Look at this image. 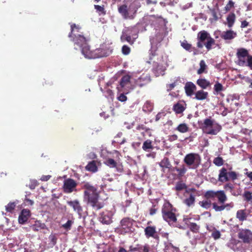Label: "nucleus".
Listing matches in <instances>:
<instances>
[{
	"label": "nucleus",
	"instance_id": "338daca9",
	"mask_svg": "<svg viewBox=\"0 0 252 252\" xmlns=\"http://www.w3.org/2000/svg\"><path fill=\"white\" fill-rule=\"evenodd\" d=\"M162 116H164L162 113H158L156 116L155 120L156 121H159Z\"/></svg>",
	"mask_w": 252,
	"mask_h": 252
},
{
	"label": "nucleus",
	"instance_id": "2f4dec72",
	"mask_svg": "<svg viewBox=\"0 0 252 252\" xmlns=\"http://www.w3.org/2000/svg\"><path fill=\"white\" fill-rule=\"evenodd\" d=\"M86 170L93 173L96 172L98 168L96 165V162L95 160H92L89 162L85 167Z\"/></svg>",
	"mask_w": 252,
	"mask_h": 252
},
{
	"label": "nucleus",
	"instance_id": "473e14b6",
	"mask_svg": "<svg viewBox=\"0 0 252 252\" xmlns=\"http://www.w3.org/2000/svg\"><path fill=\"white\" fill-rule=\"evenodd\" d=\"M196 84L202 89H205L211 85L210 82L205 78H200L198 79L196 81Z\"/></svg>",
	"mask_w": 252,
	"mask_h": 252
},
{
	"label": "nucleus",
	"instance_id": "0e129e2a",
	"mask_svg": "<svg viewBox=\"0 0 252 252\" xmlns=\"http://www.w3.org/2000/svg\"><path fill=\"white\" fill-rule=\"evenodd\" d=\"M51 177V176L50 175H43L41 177L40 179H41V180H42L43 181H47L50 179Z\"/></svg>",
	"mask_w": 252,
	"mask_h": 252
},
{
	"label": "nucleus",
	"instance_id": "e2e57ef3",
	"mask_svg": "<svg viewBox=\"0 0 252 252\" xmlns=\"http://www.w3.org/2000/svg\"><path fill=\"white\" fill-rule=\"evenodd\" d=\"M249 25V23L248 21H247L246 20H244L241 22L240 27L241 28H244L247 27Z\"/></svg>",
	"mask_w": 252,
	"mask_h": 252
},
{
	"label": "nucleus",
	"instance_id": "2eb2a0df",
	"mask_svg": "<svg viewBox=\"0 0 252 252\" xmlns=\"http://www.w3.org/2000/svg\"><path fill=\"white\" fill-rule=\"evenodd\" d=\"M66 203L72 209L73 212L76 213L80 217H82L83 213V208L78 200L75 199L67 201Z\"/></svg>",
	"mask_w": 252,
	"mask_h": 252
},
{
	"label": "nucleus",
	"instance_id": "13d9d810",
	"mask_svg": "<svg viewBox=\"0 0 252 252\" xmlns=\"http://www.w3.org/2000/svg\"><path fill=\"white\" fill-rule=\"evenodd\" d=\"M94 8L97 11L100 12L101 14H105L104 8L103 6H100L98 5H94Z\"/></svg>",
	"mask_w": 252,
	"mask_h": 252
},
{
	"label": "nucleus",
	"instance_id": "864d4df0",
	"mask_svg": "<svg viewBox=\"0 0 252 252\" xmlns=\"http://www.w3.org/2000/svg\"><path fill=\"white\" fill-rule=\"evenodd\" d=\"M122 52L124 55H127L130 52V48L127 45H124L122 48Z\"/></svg>",
	"mask_w": 252,
	"mask_h": 252
},
{
	"label": "nucleus",
	"instance_id": "37998d69",
	"mask_svg": "<svg viewBox=\"0 0 252 252\" xmlns=\"http://www.w3.org/2000/svg\"><path fill=\"white\" fill-rule=\"evenodd\" d=\"M104 163L110 168H114L115 167H116L117 163L113 159L108 158L105 160Z\"/></svg>",
	"mask_w": 252,
	"mask_h": 252
},
{
	"label": "nucleus",
	"instance_id": "c03bdc74",
	"mask_svg": "<svg viewBox=\"0 0 252 252\" xmlns=\"http://www.w3.org/2000/svg\"><path fill=\"white\" fill-rule=\"evenodd\" d=\"M181 45L184 49L189 52L191 51L192 49H194V48L192 47L191 44L189 43L186 40L181 43Z\"/></svg>",
	"mask_w": 252,
	"mask_h": 252
},
{
	"label": "nucleus",
	"instance_id": "72a5a7b5",
	"mask_svg": "<svg viewBox=\"0 0 252 252\" xmlns=\"http://www.w3.org/2000/svg\"><path fill=\"white\" fill-rule=\"evenodd\" d=\"M236 218L241 221L246 220L247 218V214L246 210H238L236 213Z\"/></svg>",
	"mask_w": 252,
	"mask_h": 252
},
{
	"label": "nucleus",
	"instance_id": "4c0bfd02",
	"mask_svg": "<svg viewBox=\"0 0 252 252\" xmlns=\"http://www.w3.org/2000/svg\"><path fill=\"white\" fill-rule=\"evenodd\" d=\"M142 149L144 151L146 152H149L151 150H153L154 149L153 146L152 145V141L151 140H146L143 144Z\"/></svg>",
	"mask_w": 252,
	"mask_h": 252
},
{
	"label": "nucleus",
	"instance_id": "cd10ccee",
	"mask_svg": "<svg viewBox=\"0 0 252 252\" xmlns=\"http://www.w3.org/2000/svg\"><path fill=\"white\" fill-rule=\"evenodd\" d=\"M237 36L236 32L232 30H228L223 32L221 34L220 37L224 40H231Z\"/></svg>",
	"mask_w": 252,
	"mask_h": 252
},
{
	"label": "nucleus",
	"instance_id": "412c9836",
	"mask_svg": "<svg viewBox=\"0 0 252 252\" xmlns=\"http://www.w3.org/2000/svg\"><path fill=\"white\" fill-rule=\"evenodd\" d=\"M131 76L126 75L123 76L120 81L119 85L118 86L117 89L119 91H122L123 89L127 87L130 84Z\"/></svg>",
	"mask_w": 252,
	"mask_h": 252
},
{
	"label": "nucleus",
	"instance_id": "39448f33",
	"mask_svg": "<svg viewBox=\"0 0 252 252\" xmlns=\"http://www.w3.org/2000/svg\"><path fill=\"white\" fill-rule=\"evenodd\" d=\"M197 47L198 48H202L203 45L205 46L208 51L212 48V46L215 44V40L206 31H201L197 34Z\"/></svg>",
	"mask_w": 252,
	"mask_h": 252
},
{
	"label": "nucleus",
	"instance_id": "f257e3e1",
	"mask_svg": "<svg viewBox=\"0 0 252 252\" xmlns=\"http://www.w3.org/2000/svg\"><path fill=\"white\" fill-rule=\"evenodd\" d=\"M204 196L207 199L217 198L219 203L221 205H218L216 202L212 203L213 208L216 212H221L224 210L229 211L234 207V203L232 202L225 204L227 197L224 190H208L205 193ZM199 204L202 207L207 209L211 206L212 203L210 200H207L200 201Z\"/></svg>",
	"mask_w": 252,
	"mask_h": 252
},
{
	"label": "nucleus",
	"instance_id": "f704fd0d",
	"mask_svg": "<svg viewBox=\"0 0 252 252\" xmlns=\"http://www.w3.org/2000/svg\"><path fill=\"white\" fill-rule=\"evenodd\" d=\"M195 195L194 194L190 193L189 197L184 200V203L188 207H190L194 204Z\"/></svg>",
	"mask_w": 252,
	"mask_h": 252
},
{
	"label": "nucleus",
	"instance_id": "dca6fc26",
	"mask_svg": "<svg viewBox=\"0 0 252 252\" xmlns=\"http://www.w3.org/2000/svg\"><path fill=\"white\" fill-rule=\"evenodd\" d=\"M133 220L128 217L123 218L120 221V227L122 231L125 233L129 232L133 225Z\"/></svg>",
	"mask_w": 252,
	"mask_h": 252
},
{
	"label": "nucleus",
	"instance_id": "8fccbe9b",
	"mask_svg": "<svg viewBox=\"0 0 252 252\" xmlns=\"http://www.w3.org/2000/svg\"><path fill=\"white\" fill-rule=\"evenodd\" d=\"M214 89L216 93H219L220 92L223 90V87L221 84H220L219 82H217L215 84Z\"/></svg>",
	"mask_w": 252,
	"mask_h": 252
},
{
	"label": "nucleus",
	"instance_id": "393cba45",
	"mask_svg": "<svg viewBox=\"0 0 252 252\" xmlns=\"http://www.w3.org/2000/svg\"><path fill=\"white\" fill-rule=\"evenodd\" d=\"M81 49V53L86 58L94 59V50H91L90 46L87 44Z\"/></svg>",
	"mask_w": 252,
	"mask_h": 252
},
{
	"label": "nucleus",
	"instance_id": "b1692460",
	"mask_svg": "<svg viewBox=\"0 0 252 252\" xmlns=\"http://www.w3.org/2000/svg\"><path fill=\"white\" fill-rule=\"evenodd\" d=\"M136 129L144 138L146 136L151 137L152 136V130L143 125L138 126L136 127Z\"/></svg>",
	"mask_w": 252,
	"mask_h": 252
},
{
	"label": "nucleus",
	"instance_id": "4d7b16f0",
	"mask_svg": "<svg viewBox=\"0 0 252 252\" xmlns=\"http://www.w3.org/2000/svg\"><path fill=\"white\" fill-rule=\"evenodd\" d=\"M245 66L249 67L251 70H252V55H250L248 57Z\"/></svg>",
	"mask_w": 252,
	"mask_h": 252
},
{
	"label": "nucleus",
	"instance_id": "de8ad7c7",
	"mask_svg": "<svg viewBox=\"0 0 252 252\" xmlns=\"http://www.w3.org/2000/svg\"><path fill=\"white\" fill-rule=\"evenodd\" d=\"M187 188L186 185L182 181L178 182L175 186V190L177 191H181Z\"/></svg>",
	"mask_w": 252,
	"mask_h": 252
},
{
	"label": "nucleus",
	"instance_id": "6e6552de",
	"mask_svg": "<svg viewBox=\"0 0 252 252\" xmlns=\"http://www.w3.org/2000/svg\"><path fill=\"white\" fill-rule=\"evenodd\" d=\"M176 208L168 201L165 202L161 208V214L163 219L168 222H176L177 218L175 215Z\"/></svg>",
	"mask_w": 252,
	"mask_h": 252
},
{
	"label": "nucleus",
	"instance_id": "ddd939ff",
	"mask_svg": "<svg viewBox=\"0 0 252 252\" xmlns=\"http://www.w3.org/2000/svg\"><path fill=\"white\" fill-rule=\"evenodd\" d=\"M250 56V55L246 49L243 48L238 49L236 56L238 59V64L240 66H245L247 63L245 58L248 59V57Z\"/></svg>",
	"mask_w": 252,
	"mask_h": 252
},
{
	"label": "nucleus",
	"instance_id": "6ab92c4d",
	"mask_svg": "<svg viewBox=\"0 0 252 252\" xmlns=\"http://www.w3.org/2000/svg\"><path fill=\"white\" fill-rule=\"evenodd\" d=\"M150 247L147 244H145L144 246L140 244H136L135 247L131 245L129 247L127 252H150Z\"/></svg>",
	"mask_w": 252,
	"mask_h": 252
},
{
	"label": "nucleus",
	"instance_id": "bb28decb",
	"mask_svg": "<svg viewBox=\"0 0 252 252\" xmlns=\"http://www.w3.org/2000/svg\"><path fill=\"white\" fill-rule=\"evenodd\" d=\"M145 235L147 238H156L157 236L156 227L155 226H148L144 229Z\"/></svg>",
	"mask_w": 252,
	"mask_h": 252
},
{
	"label": "nucleus",
	"instance_id": "c9c22d12",
	"mask_svg": "<svg viewBox=\"0 0 252 252\" xmlns=\"http://www.w3.org/2000/svg\"><path fill=\"white\" fill-rule=\"evenodd\" d=\"M173 109L176 114H181L185 110V107L183 104L178 102L174 105Z\"/></svg>",
	"mask_w": 252,
	"mask_h": 252
},
{
	"label": "nucleus",
	"instance_id": "603ef678",
	"mask_svg": "<svg viewBox=\"0 0 252 252\" xmlns=\"http://www.w3.org/2000/svg\"><path fill=\"white\" fill-rule=\"evenodd\" d=\"M211 12L212 16L213 17L212 21H217L219 20V17L216 10L215 9H211Z\"/></svg>",
	"mask_w": 252,
	"mask_h": 252
},
{
	"label": "nucleus",
	"instance_id": "f3484780",
	"mask_svg": "<svg viewBox=\"0 0 252 252\" xmlns=\"http://www.w3.org/2000/svg\"><path fill=\"white\" fill-rule=\"evenodd\" d=\"M151 81L150 75L149 74H142L135 81V86L140 88H142L148 84Z\"/></svg>",
	"mask_w": 252,
	"mask_h": 252
},
{
	"label": "nucleus",
	"instance_id": "09e8293b",
	"mask_svg": "<svg viewBox=\"0 0 252 252\" xmlns=\"http://www.w3.org/2000/svg\"><path fill=\"white\" fill-rule=\"evenodd\" d=\"M234 2H233L232 0H229L228 3L226 4L224 8V10L227 12L230 10L234 7Z\"/></svg>",
	"mask_w": 252,
	"mask_h": 252
},
{
	"label": "nucleus",
	"instance_id": "ea45409f",
	"mask_svg": "<svg viewBox=\"0 0 252 252\" xmlns=\"http://www.w3.org/2000/svg\"><path fill=\"white\" fill-rule=\"evenodd\" d=\"M172 170H173V171L176 170L178 172V175L179 177L183 176L187 171V169L184 165H182L181 168H178L177 167H173Z\"/></svg>",
	"mask_w": 252,
	"mask_h": 252
},
{
	"label": "nucleus",
	"instance_id": "a19ab883",
	"mask_svg": "<svg viewBox=\"0 0 252 252\" xmlns=\"http://www.w3.org/2000/svg\"><path fill=\"white\" fill-rule=\"evenodd\" d=\"M188 227L191 232L194 233H198L200 229V226L195 222H190L188 225Z\"/></svg>",
	"mask_w": 252,
	"mask_h": 252
},
{
	"label": "nucleus",
	"instance_id": "5fc2aeb1",
	"mask_svg": "<svg viewBox=\"0 0 252 252\" xmlns=\"http://www.w3.org/2000/svg\"><path fill=\"white\" fill-rule=\"evenodd\" d=\"M158 208L157 207L156 205H153L152 207L149 209V214L151 216H153L157 212Z\"/></svg>",
	"mask_w": 252,
	"mask_h": 252
},
{
	"label": "nucleus",
	"instance_id": "4468645a",
	"mask_svg": "<svg viewBox=\"0 0 252 252\" xmlns=\"http://www.w3.org/2000/svg\"><path fill=\"white\" fill-rule=\"evenodd\" d=\"M134 32L135 36H137V30L134 27H128L125 32H123L121 39L122 41H126L130 44H132L133 41L131 40V36L134 35L132 32Z\"/></svg>",
	"mask_w": 252,
	"mask_h": 252
},
{
	"label": "nucleus",
	"instance_id": "680f3d73",
	"mask_svg": "<svg viewBox=\"0 0 252 252\" xmlns=\"http://www.w3.org/2000/svg\"><path fill=\"white\" fill-rule=\"evenodd\" d=\"M114 168H116V170L118 172L122 173L123 171V165L121 164H118L117 163L116 167H115Z\"/></svg>",
	"mask_w": 252,
	"mask_h": 252
},
{
	"label": "nucleus",
	"instance_id": "e433bc0d",
	"mask_svg": "<svg viewBox=\"0 0 252 252\" xmlns=\"http://www.w3.org/2000/svg\"><path fill=\"white\" fill-rule=\"evenodd\" d=\"M175 129L181 133H186L189 131V128L186 124L182 123L179 125Z\"/></svg>",
	"mask_w": 252,
	"mask_h": 252
},
{
	"label": "nucleus",
	"instance_id": "a211bd4d",
	"mask_svg": "<svg viewBox=\"0 0 252 252\" xmlns=\"http://www.w3.org/2000/svg\"><path fill=\"white\" fill-rule=\"evenodd\" d=\"M113 214L111 212L105 211L100 214L99 221L104 224H110L112 222Z\"/></svg>",
	"mask_w": 252,
	"mask_h": 252
},
{
	"label": "nucleus",
	"instance_id": "6e6d98bb",
	"mask_svg": "<svg viewBox=\"0 0 252 252\" xmlns=\"http://www.w3.org/2000/svg\"><path fill=\"white\" fill-rule=\"evenodd\" d=\"M72 223L73 221L71 220H68L63 225V227L66 230H70Z\"/></svg>",
	"mask_w": 252,
	"mask_h": 252
},
{
	"label": "nucleus",
	"instance_id": "4be33fe9",
	"mask_svg": "<svg viewBox=\"0 0 252 252\" xmlns=\"http://www.w3.org/2000/svg\"><path fill=\"white\" fill-rule=\"evenodd\" d=\"M31 215V211L29 209H23L18 217V221L19 223L22 224L25 223L28 221Z\"/></svg>",
	"mask_w": 252,
	"mask_h": 252
},
{
	"label": "nucleus",
	"instance_id": "f8f14e48",
	"mask_svg": "<svg viewBox=\"0 0 252 252\" xmlns=\"http://www.w3.org/2000/svg\"><path fill=\"white\" fill-rule=\"evenodd\" d=\"M238 237L244 243H252V232L248 229H242L238 233Z\"/></svg>",
	"mask_w": 252,
	"mask_h": 252
},
{
	"label": "nucleus",
	"instance_id": "aec40b11",
	"mask_svg": "<svg viewBox=\"0 0 252 252\" xmlns=\"http://www.w3.org/2000/svg\"><path fill=\"white\" fill-rule=\"evenodd\" d=\"M159 166L161 168V171L163 173L165 172V169H167L169 171H173V167L167 157H164L158 163Z\"/></svg>",
	"mask_w": 252,
	"mask_h": 252
},
{
	"label": "nucleus",
	"instance_id": "a18cd8bd",
	"mask_svg": "<svg viewBox=\"0 0 252 252\" xmlns=\"http://www.w3.org/2000/svg\"><path fill=\"white\" fill-rule=\"evenodd\" d=\"M199 65H200V68L197 70V73L198 74H201L205 72V70L206 69V68H207V65H206L205 62L204 60H201L200 62Z\"/></svg>",
	"mask_w": 252,
	"mask_h": 252
},
{
	"label": "nucleus",
	"instance_id": "20e7f679",
	"mask_svg": "<svg viewBox=\"0 0 252 252\" xmlns=\"http://www.w3.org/2000/svg\"><path fill=\"white\" fill-rule=\"evenodd\" d=\"M71 31L68 34V37L74 43V46H77L80 48L88 44L89 39L84 36L83 32H81V27L79 25L74 23L70 24Z\"/></svg>",
	"mask_w": 252,
	"mask_h": 252
},
{
	"label": "nucleus",
	"instance_id": "79ce46f5",
	"mask_svg": "<svg viewBox=\"0 0 252 252\" xmlns=\"http://www.w3.org/2000/svg\"><path fill=\"white\" fill-rule=\"evenodd\" d=\"M243 197L245 201L247 202H250L251 204H252V193L249 191L246 190L245 191L243 194Z\"/></svg>",
	"mask_w": 252,
	"mask_h": 252
},
{
	"label": "nucleus",
	"instance_id": "bf43d9fd",
	"mask_svg": "<svg viewBox=\"0 0 252 252\" xmlns=\"http://www.w3.org/2000/svg\"><path fill=\"white\" fill-rule=\"evenodd\" d=\"M37 181L35 180L31 181L30 184L29 185V188L33 189L38 185Z\"/></svg>",
	"mask_w": 252,
	"mask_h": 252
},
{
	"label": "nucleus",
	"instance_id": "7ed1b4c3",
	"mask_svg": "<svg viewBox=\"0 0 252 252\" xmlns=\"http://www.w3.org/2000/svg\"><path fill=\"white\" fill-rule=\"evenodd\" d=\"M140 0H134L118 6V10L125 19H133L138 9L141 7Z\"/></svg>",
	"mask_w": 252,
	"mask_h": 252
},
{
	"label": "nucleus",
	"instance_id": "69168bd1",
	"mask_svg": "<svg viewBox=\"0 0 252 252\" xmlns=\"http://www.w3.org/2000/svg\"><path fill=\"white\" fill-rule=\"evenodd\" d=\"M178 139V136L176 134H173L172 135H170L169 138V140L170 141H173L177 140Z\"/></svg>",
	"mask_w": 252,
	"mask_h": 252
},
{
	"label": "nucleus",
	"instance_id": "0eeeda50",
	"mask_svg": "<svg viewBox=\"0 0 252 252\" xmlns=\"http://www.w3.org/2000/svg\"><path fill=\"white\" fill-rule=\"evenodd\" d=\"M232 167L229 166L228 168L222 167L219 171L218 180L220 183H225L230 181H235L238 179V174L232 171Z\"/></svg>",
	"mask_w": 252,
	"mask_h": 252
},
{
	"label": "nucleus",
	"instance_id": "49530a36",
	"mask_svg": "<svg viewBox=\"0 0 252 252\" xmlns=\"http://www.w3.org/2000/svg\"><path fill=\"white\" fill-rule=\"evenodd\" d=\"M213 163L217 166H221L224 164V160L222 158L218 157L215 158L213 160Z\"/></svg>",
	"mask_w": 252,
	"mask_h": 252
},
{
	"label": "nucleus",
	"instance_id": "58836bf2",
	"mask_svg": "<svg viewBox=\"0 0 252 252\" xmlns=\"http://www.w3.org/2000/svg\"><path fill=\"white\" fill-rule=\"evenodd\" d=\"M18 201L16 200L14 202H9L6 206L5 210L7 212L13 213L16 205L18 204Z\"/></svg>",
	"mask_w": 252,
	"mask_h": 252
},
{
	"label": "nucleus",
	"instance_id": "7c9ffc66",
	"mask_svg": "<svg viewBox=\"0 0 252 252\" xmlns=\"http://www.w3.org/2000/svg\"><path fill=\"white\" fill-rule=\"evenodd\" d=\"M31 227L33 231H38L44 229L46 228V225L44 223H41V221L36 220Z\"/></svg>",
	"mask_w": 252,
	"mask_h": 252
},
{
	"label": "nucleus",
	"instance_id": "c756f323",
	"mask_svg": "<svg viewBox=\"0 0 252 252\" xmlns=\"http://www.w3.org/2000/svg\"><path fill=\"white\" fill-rule=\"evenodd\" d=\"M236 20V15L233 12L229 13L226 17L227 25L229 28H232Z\"/></svg>",
	"mask_w": 252,
	"mask_h": 252
},
{
	"label": "nucleus",
	"instance_id": "9b49d317",
	"mask_svg": "<svg viewBox=\"0 0 252 252\" xmlns=\"http://www.w3.org/2000/svg\"><path fill=\"white\" fill-rule=\"evenodd\" d=\"M77 182L73 179L68 178L63 181V190L66 193H70L76 191Z\"/></svg>",
	"mask_w": 252,
	"mask_h": 252
},
{
	"label": "nucleus",
	"instance_id": "9d476101",
	"mask_svg": "<svg viewBox=\"0 0 252 252\" xmlns=\"http://www.w3.org/2000/svg\"><path fill=\"white\" fill-rule=\"evenodd\" d=\"M157 55L155 53H152L150 56L149 61H147V63L150 64H153L154 67L153 70L155 71L157 74V76H159L160 74H164V72L165 70L163 67L160 65L158 62L155 61V58Z\"/></svg>",
	"mask_w": 252,
	"mask_h": 252
},
{
	"label": "nucleus",
	"instance_id": "a878e982",
	"mask_svg": "<svg viewBox=\"0 0 252 252\" xmlns=\"http://www.w3.org/2000/svg\"><path fill=\"white\" fill-rule=\"evenodd\" d=\"M196 90V87L192 82H188L185 84V90L188 96H191L192 95Z\"/></svg>",
	"mask_w": 252,
	"mask_h": 252
},
{
	"label": "nucleus",
	"instance_id": "423d86ee",
	"mask_svg": "<svg viewBox=\"0 0 252 252\" xmlns=\"http://www.w3.org/2000/svg\"><path fill=\"white\" fill-rule=\"evenodd\" d=\"M201 128L205 133L210 135H217L222 128L221 126L216 123L211 117L204 120Z\"/></svg>",
	"mask_w": 252,
	"mask_h": 252
},
{
	"label": "nucleus",
	"instance_id": "5701e85b",
	"mask_svg": "<svg viewBox=\"0 0 252 252\" xmlns=\"http://www.w3.org/2000/svg\"><path fill=\"white\" fill-rule=\"evenodd\" d=\"M94 59L102 58L109 56L110 51L106 48H99L94 50Z\"/></svg>",
	"mask_w": 252,
	"mask_h": 252
},
{
	"label": "nucleus",
	"instance_id": "3c124183",
	"mask_svg": "<svg viewBox=\"0 0 252 252\" xmlns=\"http://www.w3.org/2000/svg\"><path fill=\"white\" fill-rule=\"evenodd\" d=\"M221 234L220 232L214 228V231L212 233L211 236L215 239L217 240L220 237Z\"/></svg>",
	"mask_w": 252,
	"mask_h": 252
},
{
	"label": "nucleus",
	"instance_id": "1a4fd4ad",
	"mask_svg": "<svg viewBox=\"0 0 252 252\" xmlns=\"http://www.w3.org/2000/svg\"><path fill=\"white\" fill-rule=\"evenodd\" d=\"M200 156L195 153L187 154L184 158V162L189 169H196L201 164Z\"/></svg>",
	"mask_w": 252,
	"mask_h": 252
},
{
	"label": "nucleus",
	"instance_id": "052dcab7",
	"mask_svg": "<svg viewBox=\"0 0 252 252\" xmlns=\"http://www.w3.org/2000/svg\"><path fill=\"white\" fill-rule=\"evenodd\" d=\"M118 100L122 102H124L126 100L127 97L126 96L123 94H121L118 97Z\"/></svg>",
	"mask_w": 252,
	"mask_h": 252
},
{
	"label": "nucleus",
	"instance_id": "774afa93",
	"mask_svg": "<svg viewBox=\"0 0 252 252\" xmlns=\"http://www.w3.org/2000/svg\"><path fill=\"white\" fill-rule=\"evenodd\" d=\"M233 188V185L231 184H230V183L226 184L224 186V189H232Z\"/></svg>",
	"mask_w": 252,
	"mask_h": 252
},
{
	"label": "nucleus",
	"instance_id": "c85d7f7f",
	"mask_svg": "<svg viewBox=\"0 0 252 252\" xmlns=\"http://www.w3.org/2000/svg\"><path fill=\"white\" fill-rule=\"evenodd\" d=\"M208 96V93L205 92L202 90L197 91L195 93V97L197 100H203L207 98Z\"/></svg>",
	"mask_w": 252,
	"mask_h": 252
},
{
	"label": "nucleus",
	"instance_id": "f03ea898",
	"mask_svg": "<svg viewBox=\"0 0 252 252\" xmlns=\"http://www.w3.org/2000/svg\"><path fill=\"white\" fill-rule=\"evenodd\" d=\"M83 188L85 189L84 191V199L87 205L95 211L102 208L104 203L99 201V195L97 191V187L94 186L89 183H86Z\"/></svg>",
	"mask_w": 252,
	"mask_h": 252
}]
</instances>
